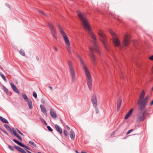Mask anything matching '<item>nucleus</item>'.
I'll use <instances>...</instances> for the list:
<instances>
[{
    "label": "nucleus",
    "mask_w": 153,
    "mask_h": 153,
    "mask_svg": "<svg viewBox=\"0 0 153 153\" xmlns=\"http://www.w3.org/2000/svg\"><path fill=\"white\" fill-rule=\"evenodd\" d=\"M77 13L78 16L80 19L81 22V25L83 27L84 29L88 30L89 35L91 36V38L93 39V42L94 44V49L97 51L99 54H100L99 51L98 49L97 45L96 43V36L91 31L90 25L86 18L85 14L79 11H77Z\"/></svg>",
    "instance_id": "nucleus-1"
},
{
    "label": "nucleus",
    "mask_w": 153,
    "mask_h": 153,
    "mask_svg": "<svg viewBox=\"0 0 153 153\" xmlns=\"http://www.w3.org/2000/svg\"><path fill=\"white\" fill-rule=\"evenodd\" d=\"M77 56L82 65L83 68L84 69L88 86L90 90L91 91L92 82L91 75L87 67L85 66L82 59L78 55H77Z\"/></svg>",
    "instance_id": "nucleus-2"
},
{
    "label": "nucleus",
    "mask_w": 153,
    "mask_h": 153,
    "mask_svg": "<svg viewBox=\"0 0 153 153\" xmlns=\"http://www.w3.org/2000/svg\"><path fill=\"white\" fill-rule=\"evenodd\" d=\"M58 29L60 31V33L62 36L65 44L66 45V48L70 53L71 54V48L70 43L68 37L66 33L64 31L63 28L60 25H57Z\"/></svg>",
    "instance_id": "nucleus-3"
},
{
    "label": "nucleus",
    "mask_w": 153,
    "mask_h": 153,
    "mask_svg": "<svg viewBox=\"0 0 153 153\" xmlns=\"http://www.w3.org/2000/svg\"><path fill=\"white\" fill-rule=\"evenodd\" d=\"M145 93L144 90H143L140 93L138 100L137 101V104L140 106H146L149 99V96H146L144 98Z\"/></svg>",
    "instance_id": "nucleus-4"
},
{
    "label": "nucleus",
    "mask_w": 153,
    "mask_h": 153,
    "mask_svg": "<svg viewBox=\"0 0 153 153\" xmlns=\"http://www.w3.org/2000/svg\"><path fill=\"white\" fill-rule=\"evenodd\" d=\"M146 106H140L139 109L140 110L138 117L137 121L138 122H140L143 121L145 118V114L147 111V110L145 109Z\"/></svg>",
    "instance_id": "nucleus-5"
},
{
    "label": "nucleus",
    "mask_w": 153,
    "mask_h": 153,
    "mask_svg": "<svg viewBox=\"0 0 153 153\" xmlns=\"http://www.w3.org/2000/svg\"><path fill=\"white\" fill-rule=\"evenodd\" d=\"M109 32L113 38V41L114 46L115 47L118 46L120 44V42L117 34L112 30H109Z\"/></svg>",
    "instance_id": "nucleus-6"
},
{
    "label": "nucleus",
    "mask_w": 153,
    "mask_h": 153,
    "mask_svg": "<svg viewBox=\"0 0 153 153\" xmlns=\"http://www.w3.org/2000/svg\"><path fill=\"white\" fill-rule=\"evenodd\" d=\"M98 34L101 36V40L104 45L107 51H108L109 47L108 44H107L106 41L105 34H104L103 31L102 30H100L98 33Z\"/></svg>",
    "instance_id": "nucleus-7"
},
{
    "label": "nucleus",
    "mask_w": 153,
    "mask_h": 153,
    "mask_svg": "<svg viewBox=\"0 0 153 153\" xmlns=\"http://www.w3.org/2000/svg\"><path fill=\"white\" fill-rule=\"evenodd\" d=\"M68 67L70 74L71 76V81L72 82L74 83L75 81V73L73 66L70 62L68 63Z\"/></svg>",
    "instance_id": "nucleus-8"
},
{
    "label": "nucleus",
    "mask_w": 153,
    "mask_h": 153,
    "mask_svg": "<svg viewBox=\"0 0 153 153\" xmlns=\"http://www.w3.org/2000/svg\"><path fill=\"white\" fill-rule=\"evenodd\" d=\"M48 26L49 27L53 36L56 39L57 38V34L55 27L53 25L50 23H48Z\"/></svg>",
    "instance_id": "nucleus-9"
},
{
    "label": "nucleus",
    "mask_w": 153,
    "mask_h": 153,
    "mask_svg": "<svg viewBox=\"0 0 153 153\" xmlns=\"http://www.w3.org/2000/svg\"><path fill=\"white\" fill-rule=\"evenodd\" d=\"M89 55L91 58L93 64L95 65L96 64V56L94 53V49L90 47H89Z\"/></svg>",
    "instance_id": "nucleus-10"
},
{
    "label": "nucleus",
    "mask_w": 153,
    "mask_h": 153,
    "mask_svg": "<svg viewBox=\"0 0 153 153\" xmlns=\"http://www.w3.org/2000/svg\"><path fill=\"white\" fill-rule=\"evenodd\" d=\"M130 42V37L128 35L125 34L123 40V44L124 45L127 46L129 45Z\"/></svg>",
    "instance_id": "nucleus-11"
},
{
    "label": "nucleus",
    "mask_w": 153,
    "mask_h": 153,
    "mask_svg": "<svg viewBox=\"0 0 153 153\" xmlns=\"http://www.w3.org/2000/svg\"><path fill=\"white\" fill-rule=\"evenodd\" d=\"M13 141H14L15 143H17V144H18L19 145L22 147H25L27 149L30 150V148L28 147L23 145L22 143L19 142L18 141H17V140L14 139H13Z\"/></svg>",
    "instance_id": "nucleus-12"
},
{
    "label": "nucleus",
    "mask_w": 153,
    "mask_h": 153,
    "mask_svg": "<svg viewBox=\"0 0 153 153\" xmlns=\"http://www.w3.org/2000/svg\"><path fill=\"white\" fill-rule=\"evenodd\" d=\"M50 114L51 117L54 119H56L57 115L55 111L53 109H51L50 111Z\"/></svg>",
    "instance_id": "nucleus-13"
},
{
    "label": "nucleus",
    "mask_w": 153,
    "mask_h": 153,
    "mask_svg": "<svg viewBox=\"0 0 153 153\" xmlns=\"http://www.w3.org/2000/svg\"><path fill=\"white\" fill-rule=\"evenodd\" d=\"M122 99L120 98H119L118 100H117V111H119L120 110L121 104L122 103Z\"/></svg>",
    "instance_id": "nucleus-14"
},
{
    "label": "nucleus",
    "mask_w": 153,
    "mask_h": 153,
    "mask_svg": "<svg viewBox=\"0 0 153 153\" xmlns=\"http://www.w3.org/2000/svg\"><path fill=\"white\" fill-rule=\"evenodd\" d=\"M133 108H131L128 112V113H127V114H126L125 116V119H127L131 115V114L133 111Z\"/></svg>",
    "instance_id": "nucleus-15"
},
{
    "label": "nucleus",
    "mask_w": 153,
    "mask_h": 153,
    "mask_svg": "<svg viewBox=\"0 0 153 153\" xmlns=\"http://www.w3.org/2000/svg\"><path fill=\"white\" fill-rule=\"evenodd\" d=\"M10 85L13 89L14 91L18 94L19 93V91L18 90L16 86L14 85L13 83H11Z\"/></svg>",
    "instance_id": "nucleus-16"
},
{
    "label": "nucleus",
    "mask_w": 153,
    "mask_h": 153,
    "mask_svg": "<svg viewBox=\"0 0 153 153\" xmlns=\"http://www.w3.org/2000/svg\"><path fill=\"white\" fill-rule=\"evenodd\" d=\"M40 107L42 111L45 114V115L46 116L47 115L46 109L44 106L42 105H41Z\"/></svg>",
    "instance_id": "nucleus-17"
},
{
    "label": "nucleus",
    "mask_w": 153,
    "mask_h": 153,
    "mask_svg": "<svg viewBox=\"0 0 153 153\" xmlns=\"http://www.w3.org/2000/svg\"><path fill=\"white\" fill-rule=\"evenodd\" d=\"M55 127L56 129L57 130L60 134H62V128L58 125L56 124L55 125Z\"/></svg>",
    "instance_id": "nucleus-18"
},
{
    "label": "nucleus",
    "mask_w": 153,
    "mask_h": 153,
    "mask_svg": "<svg viewBox=\"0 0 153 153\" xmlns=\"http://www.w3.org/2000/svg\"><path fill=\"white\" fill-rule=\"evenodd\" d=\"M14 147L18 150L20 152L22 153H27L22 148H21V147L17 146H14Z\"/></svg>",
    "instance_id": "nucleus-19"
},
{
    "label": "nucleus",
    "mask_w": 153,
    "mask_h": 153,
    "mask_svg": "<svg viewBox=\"0 0 153 153\" xmlns=\"http://www.w3.org/2000/svg\"><path fill=\"white\" fill-rule=\"evenodd\" d=\"M70 136L71 139L72 140H74L75 138V133L72 129H71L70 131Z\"/></svg>",
    "instance_id": "nucleus-20"
},
{
    "label": "nucleus",
    "mask_w": 153,
    "mask_h": 153,
    "mask_svg": "<svg viewBox=\"0 0 153 153\" xmlns=\"http://www.w3.org/2000/svg\"><path fill=\"white\" fill-rule=\"evenodd\" d=\"M0 120L1 121L4 123H9L8 121L6 119L1 116H0Z\"/></svg>",
    "instance_id": "nucleus-21"
},
{
    "label": "nucleus",
    "mask_w": 153,
    "mask_h": 153,
    "mask_svg": "<svg viewBox=\"0 0 153 153\" xmlns=\"http://www.w3.org/2000/svg\"><path fill=\"white\" fill-rule=\"evenodd\" d=\"M27 102L28 105L29 106V108L30 109H32L33 108V105L31 100L30 99Z\"/></svg>",
    "instance_id": "nucleus-22"
},
{
    "label": "nucleus",
    "mask_w": 153,
    "mask_h": 153,
    "mask_svg": "<svg viewBox=\"0 0 153 153\" xmlns=\"http://www.w3.org/2000/svg\"><path fill=\"white\" fill-rule=\"evenodd\" d=\"M92 102L94 107L95 108H96L97 106V100L92 101Z\"/></svg>",
    "instance_id": "nucleus-23"
},
{
    "label": "nucleus",
    "mask_w": 153,
    "mask_h": 153,
    "mask_svg": "<svg viewBox=\"0 0 153 153\" xmlns=\"http://www.w3.org/2000/svg\"><path fill=\"white\" fill-rule=\"evenodd\" d=\"M22 96L23 98L25 100V101L26 102L28 101L29 100L28 97H27V95L25 94H22Z\"/></svg>",
    "instance_id": "nucleus-24"
},
{
    "label": "nucleus",
    "mask_w": 153,
    "mask_h": 153,
    "mask_svg": "<svg viewBox=\"0 0 153 153\" xmlns=\"http://www.w3.org/2000/svg\"><path fill=\"white\" fill-rule=\"evenodd\" d=\"M12 134L15 135L16 133L17 132L15 131L14 130V128L11 129L10 131Z\"/></svg>",
    "instance_id": "nucleus-25"
},
{
    "label": "nucleus",
    "mask_w": 153,
    "mask_h": 153,
    "mask_svg": "<svg viewBox=\"0 0 153 153\" xmlns=\"http://www.w3.org/2000/svg\"><path fill=\"white\" fill-rule=\"evenodd\" d=\"M97 97L96 96V95L95 94H94L92 95V96L91 98V100L93 101V100H97Z\"/></svg>",
    "instance_id": "nucleus-26"
},
{
    "label": "nucleus",
    "mask_w": 153,
    "mask_h": 153,
    "mask_svg": "<svg viewBox=\"0 0 153 153\" xmlns=\"http://www.w3.org/2000/svg\"><path fill=\"white\" fill-rule=\"evenodd\" d=\"M15 136H16L18 139H19L20 141H22V140L19 135L17 134V133L15 135Z\"/></svg>",
    "instance_id": "nucleus-27"
},
{
    "label": "nucleus",
    "mask_w": 153,
    "mask_h": 153,
    "mask_svg": "<svg viewBox=\"0 0 153 153\" xmlns=\"http://www.w3.org/2000/svg\"><path fill=\"white\" fill-rule=\"evenodd\" d=\"M20 54L22 55L23 56H25V51H24L21 49L20 50Z\"/></svg>",
    "instance_id": "nucleus-28"
},
{
    "label": "nucleus",
    "mask_w": 153,
    "mask_h": 153,
    "mask_svg": "<svg viewBox=\"0 0 153 153\" xmlns=\"http://www.w3.org/2000/svg\"><path fill=\"white\" fill-rule=\"evenodd\" d=\"M0 75L5 81H7V79L6 78L5 76L1 72H0Z\"/></svg>",
    "instance_id": "nucleus-29"
},
{
    "label": "nucleus",
    "mask_w": 153,
    "mask_h": 153,
    "mask_svg": "<svg viewBox=\"0 0 153 153\" xmlns=\"http://www.w3.org/2000/svg\"><path fill=\"white\" fill-rule=\"evenodd\" d=\"M4 126L8 131H10L11 128L7 124H4Z\"/></svg>",
    "instance_id": "nucleus-30"
},
{
    "label": "nucleus",
    "mask_w": 153,
    "mask_h": 153,
    "mask_svg": "<svg viewBox=\"0 0 153 153\" xmlns=\"http://www.w3.org/2000/svg\"><path fill=\"white\" fill-rule=\"evenodd\" d=\"M29 143L30 144L32 145L33 146L36 147V148H37V146L36 145V144H35L34 142H33L32 141H29Z\"/></svg>",
    "instance_id": "nucleus-31"
},
{
    "label": "nucleus",
    "mask_w": 153,
    "mask_h": 153,
    "mask_svg": "<svg viewBox=\"0 0 153 153\" xmlns=\"http://www.w3.org/2000/svg\"><path fill=\"white\" fill-rule=\"evenodd\" d=\"M3 90L7 94H8V89L6 87H4Z\"/></svg>",
    "instance_id": "nucleus-32"
},
{
    "label": "nucleus",
    "mask_w": 153,
    "mask_h": 153,
    "mask_svg": "<svg viewBox=\"0 0 153 153\" xmlns=\"http://www.w3.org/2000/svg\"><path fill=\"white\" fill-rule=\"evenodd\" d=\"M8 148L10 149L11 151H14V149H13V147L10 145H9L8 146Z\"/></svg>",
    "instance_id": "nucleus-33"
},
{
    "label": "nucleus",
    "mask_w": 153,
    "mask_h": 153,
    "mask_svg": "<svg viewBox=\"0 0 153 153\" xmlns=\"http://www.w3.org/2000/svg\"><path fill=\"white\" fill-rule=\"evenodd\" d=\"M33 95L35 98H37V94L34 91L33 92Z\"/></svg>",
    "instance_id": "nucleus-34"
},
{
    "label": "nucleus",
    "mask_w": 153,
    "mask_h": 153,
    "mask_svg": "<svg viewBox=\"0 0 153 153\" xmlns=\"http://www.w3.org/2000/svg\"><path fill=\"white\" fill-rule=\"evenodd\" d=\"M63 133L65 137H67L68 135V132L66 130H65L64 131Z\"/></svg>",
    "instance_id": "nucleus-35"
},
{
    "label": "nucleus",
    "mask_w": 153,
    "mask_h": 153,
    "mask_svg": "<svg viewBox=\"0 0 153 153\" xmlns=\"http://www.w3.org/2000/svg\"><path fill=\"white\" fill-rule=\"evenodd\" d=\"M48 129L50 131H53V129L51 128L49 126H48L47 127Z\"/></svg>",
    "instance_id": "nucleus-36"
},
{
    "label": "nucleus",
    "mask_w": 153,
    "mask_h": 153,
    "mask_svg": "<svg viewBox=\"0 0 153 153\" xmlns=\"http://www.w3.org/2000/svg\"><path fill=\"white\" fill-rule=\"evenodd\" d=\"M133 129H130V130H129L127 132V134H130L131 132L132 131H133Z\"/></svg>",
    "instance_id": "nucleus-37"
},
{
    "label": "nucleus",
    "mask_w": 153,
    "mask_h": 153,
    "mask_svg": "<svg viewBox=\"0 0 153 153\" xmlns=\"http://www.w3.org/2000/svg\"><path fill=\"white\" fill-rule=\"evenodd\" d=\"M39 13L41 14H42L43 15H45V16H46L45 13L42 11H39Z\"/></svg>",
    "instance_id": "nucleus-38"
},
{
    "label": "nucleus",
    "mask_w": 153,
    "mask_h": 153,
    "mask_svg": "<svg viewBox=\"0 0 153 153\" xmlns=\"http://www.w3.org/2000/svg\"><path fill=\"white\" fill-rule=\"evenodd\" d=\"M17 131L20 134H21V135H23V134L19 130L17 129Z\"/></svg>",
    "instance_id": "nucleus-39"
},
{
    "label": "nucleus",
    "mask_w": 153,
    "mask_h": 153,
    "mask_svg": "<svg viewBox=\"0 0 153 153\" xmlns=\"http://www.w3.org/2000/svg\"><path fill=\"white\" fill-rule=\"evenodd\" d=\"M149 59L151 60H153V55H152L150 57Z\"/></svg>",
    "instance_id": "nucleus-40"
},
{
    "label": "nucleus",
    "mask_w": 153,
    "mask_h": 153,
    "mask_svg": "<svg viewBox=\"0 0 153 153\" xmlns=\"http://www.w3.org/2000/svg\"><path fill=\"white\" fill-rule=\"evenodd\" d=\"M4 133L6 134L7 135H8V133L6 131H4V130H2Z\"/></svg>",
    "instance_id": "nucleus-41"
},
{
    "label": "nucleus",
    "mask_w": 153,
    "mask_h": 153,
    "mask_svg": "<svg viewBox=\"0 0 153 153\" xmlns=\"http://www.w3.org/2000/svg\"><path fill=\"white\" fill-rule=\"evenodd\" d=\"M95 111L96 113L98 114L99 112V110L98 108H96L95 109Z\"/></svg>",
    "instance_id": "nucleus-42"
},
{
    "label": "nucleus",
    "mask_w": 153,
    "mask_h": 153,
    "mask_svg": "<svg viewBox=\"0 0 153 153\" xmlns=\"http://www.w3.org/2000/svg\"><path fill=\"white\" fill-rule=\"evenodd\" d=\"M40 119L42 122H44L45 121V120H44V119L42 117H40Z\"/></svg>",
    "instance_id": "nucleus-43"
},
{
    "label": "nucleus",
    "mask_w": 153,
    "mask_h": 153,
    "mask_svg": "<svg viewBox=\"0 0 153 153\" xmlns=\"http://www.w3.org/2000/svg\"><path fill=\"white\" fill-rule=\"evenodd\" d=\"M54 50H55L56 51H57V50H58V49H57V48L56 47H54Z\"/></svg>",
    "instance_id": "nucleus-44"
},
{
    "label": "nucleus",
    "mask_w": 153,
    "mask_h": 153,
    "mask_svg": "<svg viewBox=\"0 0 153 153\" xmlns=\"http://www.w3.org/2000/svg\"><path fill=\"white\" fill-rule=\"evenodd\" d=\"M150 104L151 105H153V100L151 101Z\"/></svg>",
    "instance_id": "nucleus-45"
},
{
    "label": "nucleus",
    "mask_w": 153,
    "mask_h": 153,
    "mask_svg": "<svg viewBox=\"0 0 153 153\" xmlns=\"http://www.w3.org/2000/svg\"><path fill=\"white\" fill-rule=\"evenodd\" d=\"M66 127L67 128L68 130H69L70 129V127L68 126H66Z\"/></svg>",
    "instance_id": "nucleus-46"
},
{
    "label": "nucleus",
    "mask_w": 153,
    "mask_h": 153,
    "mask_svg": "<svg viewBox=\"0 0 153 153\" xmlns=\"http://www.w3.org/2000/svg\"><path fill=\"white\" fill-rule=\"evenodd\" d=\"M48 88L51 90H52V89H53V88L51 86H49L48 87Z\"/></svg>",
    "instance_id": "nucleus-47"
},
{
    "label": "nucleus",
    "mask_w": 153,
    "mask_h": 153,
    "mask_svg": "<svg viewBox=\"0 0 153 153\" xmlns=\"http://www.w3.org/2000/svg\"><path fill=\"white\" fill-rule=\"evenodd\" d=\"M46 125V126H47V123H46L45 121H44V122H43Z\"/></svg>",
    "instance_id": "nucleus-48"
},
{
    "label": "nucleus",
    "mask_w": 153,
    "mask_h": 153,
    "mask_svg": "<svg viewBox=\"0 0 153 153\" xmlns=\"http://www.w3.org/2000/svg\"><path fill=\"white\" fill-rule=\"evenodd\" d=\"M76 153H78V152L77 151H76Z\"/></svg>",
    "instance_id": "nucleus-49"
},
{
    "label": "nucleus",
    "mask_w": 153,
    "mask_h": 153,
    "mask_svg": "<svg viewBox=\"0 0 153 153\" xmlns=\"http://www.w3.org/2000/svg\"><path fill=\"white\" fill-rule=\"evenodd\" d=\"M152 71L153 72V67L152 68Z\"/></svg>",
    "instance_id": "nucleus-50"
},
{
    "label": "nucleus",
    "mask_w": 153,
    "mask_h": 153,
    "mask_svg": "<svg viewBox=\"0 0 153 153\" xmlns=\"http://www.w3.org/2000/svg\"><path fill=\"white\" fill-rule=\"evenodd\" d=\"M38 153H41L40 152H38Z\"/></svg>",
    "instance_id": "nucleus-51"
},
{
    "label": "nucleus",
    "mask_w": 153,
    "mask_h": 153,
    "mask_svg": "<svg viewBox=\"0 0 153 153\" xmlns=\"http://www.w3.org/2000/svg\"><path fill=\"white\" fill-rule=\"evenodd\" d=\"M152 90H153V87L152 88Z\"/></svg>",
    "instance_id": "nucleus-52"
},
{
    "label": "nucleus",
    "mask_w": 153,
    "mask_h": 153,
    "mask_svg": "<svg viewBox=\"0 0 153 153\" xmlns=\"http://www.w3.org/2000/svg\"><path fill=\"white\" fill-rule=\"evenodd\" d=\"M152 90H153V87L152 88Z\"/></svg>",
    "instance_id": "nucleus-53"
}]
</instances>
